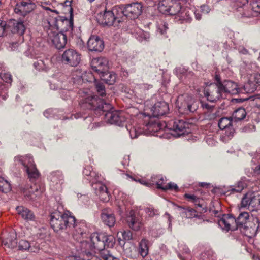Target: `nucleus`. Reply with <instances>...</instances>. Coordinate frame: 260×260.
<instances>
[{
    "mask_svg": "<svg viewBox=\"0 0 260 260\" xmlns=\"http://www.w3.org/2000/svg\"><path fill=\"white\" fill-rule=\"evenodd\" d=\"M214 83L211 84L204 89V94L207 99L212 102L223 98V93L221 87L219 85L217 79H214Z\"/></svg>",
    "mask_w": 260,
    "mask_h": 260,
    "instance_id": "nucleus-8",
    "label": "nucleus"
},
{
    "mask_svg": "<svg viewBox=\"0 0 260 260\" xmlns=\"http://www.w3.org/2000/svg\"><path fill=\"white\" fill-rule=\"evenodd\" d=\"M101 218L102 222L109 227H112L115 223V217L113 211L110 208H105L102 210Z\"/></svg>",
    "mask_w": 260,
    "mask_h": 260,
    "instance_id": "nucleus-19",
    "label": "nucleus"
},
{
    "mask_svg": "<svg viewBox=\"0 0 260 260\" xmlns=\"http://www.w3.org/2000/svg\"><path fill=\"white\" fill-rule=\"evenodd\" d=\"M168 29V24L166 22H164L162 26L160 25L158 28V30H159V32L161 33V34H164Z\"/></svg>",
    "mask_w": 260,
    "mask_h": 260,
    "instance_id": "nucleus-61",
    "label": "nucleus"
},
{
    "mask_svg": "<svg viewBox=\"0 0 260 260\" xmlns=\"http://www.w3.org/2000/svg\"><path fill=\"white\" fill-rule=\"evenodd\" d=\"M39 245L34 242L30 243V247L29 250L31 252H36L39 250Z\"/></svg>",
    "mask_w": 260,
    "mask_h": 260,
    "instance_id": "nucleus-58",
    "label": "nucleus"
},
{
    "mask_svg": "<svg viewBox=\"0 0 260 260\" xmlns=\"http://www.w3.org/2000/svg\"><path fill=\"white\" fill-rule=\"evenodd\" d=\"M78 94L79 105L83 109L94 110L95 112L101 114V113L109 111L112 108L110 104L106 103L96 95L90 93L87 89H80L78 91Z\"/></svg>",
    "mask_w": 260,
    "mask_h": 260,
    "instance_id": "nucleus-1",
    "label": "nucleus"
},
{
    "mask_svg": "<svg viewBox=\"0 0 260 260\" xmlns=\"http://www.w3.org/2000/svg\"><path fill=\"white\" fill-rule=\"evenodd\" d=\"M145 211L150 217H153L154 215L158 214L157 210L151 207L145 208Z\"/></svg>",
    "mask_w": 260,
    "mask_h": 260,
    "instance_id": "nucleus-53",
    "label": "nucleus"
},
{
    "mask_svg": "<svg viewBox=\"0 0 260 260\" xmlns=\"http://www.w3.org/2000/svg\"><path fill=\"white\" fill-rule=\"evenodd\" d=\"M90 241L92 243L94 250L99 252L106 248L112 247L114 244L113 237L104 233L92 234L90 236Z\"/></svg>",
    "mask_w": 260,
    "mask_h": 260,
    "instance_id": "nucleus-5",
    "label": "nucleus"
},
{
    "mask_svg": "<svg viewBox=\"0 0 260 260\" xmlns=\"http://www.w3.org/2000/svg\"><path fill=\"white\" fill-rule=\"evenodd\" d=\"M10 183L0 176V191L4 193H7L11 190Z\"/></svg>",
    "mask_w": 260,
    "mask_h": 260,
    "instance_id": "nucleus-38",
    "label": "nucleus"
},
{
    "mask_svg": "<svg viewBox=\"0 0 260 260\" xmlns=\"http://www.w3.org/2000/svg\"><path fill=\"white\" fill-rule=\"evenodd\" d=\"M62 62L71 67H77L81 61V54L76 50L68 49L61 55Z\"/></svg>",
    "mask_w": 260,
    "mask_h": 260,
    "instance_id": "nucleus-9",
    "label": "nucleus"
},
{
    "mask_svg": "<svg viewBox=\"0 0 260 260\" xmlns=\"http://www.w3.org/2000/svg\"><path fill=\"white\" fill-rule=\"evenodd\" d=\"M99 75L101 80L109 85H112L115 82L116 75L112 72H108L106 70Z\"/></svg>",
    "mask_w": 260,
    "mask_h": 260,
    "instance_id": "nucleus-28",
    "label": "nucleus"
},
{
    "mask_svg": "<svg viewBox=\"0 0 260 260\" xmlns=\"http://www.w3.org/2000/svg\"><path fill=\"white\" fill-rule=\"evenodd\" d=\"M111 109L109 111L101 113V114L104 115L105 119L108 122L118 126L122 125L125 120L123 114L117 111H111Z\"/></svg>",
    "mask_w": 260,
    "mask_h": 260,
    "instance_id": "nucleus-13",
    "label": "nucleus"
},
{
    "mask_svg": "<svg viewBox=\"0 0 260 260\" xmlns=\"http://www.w3.org/2000/svg\"><path fill=\"white\" fill-rule=\"evenodd\" d=\"M91 167L90 166H87L85 168L84 170L83 171V173L84 175L86 176H92L94 174V172H92L90 170Z\"/></svg>",
    "mask_w": 260,
    "mask_h": 260,
    "instance_id": "nucleus-62",
    "label": "nucleus"
},
{
    "mask_svg": "<svg viewBox=\"0 0 260 260\" xmlns=\"http://www.w3.org/2000/svg\"><path fill=\"white\" fill-rule=\"evenodd\" d=\"M235 218L230 214L224 215L218 221V225L222 229L229 231H234L237 229L235 226Z\"/></svg>",
    "mask_w": 260,
    "mask_h": 260,
    "instance_id": "nucleus-18",
    "label": "nucleus"
},
{
    "mask_svg": "<svg viewBox=\"0 0 260 260\" xmlns=\"http://www.w3.org/2000/svg\"><path fill=\"white\" fill-rule=\"evenodd\" d=\"M171 3L168 14L175 15L181 12L182 7L179 3L172 0Z\"/></svg>",
    "mask_w": 260,
    "mask_h": 260,
    "instance_id": "nucleus-32",
    "label": "nucleus"
},
{
    "mask_svg": "<svg viewBox=\"0 0 260 260\" xmlns=\"http://www.w3.org/2000/svg\"><path fill=\"white\" fill-rule=\"evenodd\" d=\"M199 102L189 97L184 102L182 103L179 107V110L181 113L188 114L195 112L198 108Z\"/></svg>",
    "mask_w": 260,
    "mask_h": 260,
    "instance_id": "nucleus-15",
    "label": "nucleus"
},
{
    "mask_svg": "<svg viewBox=\"0 0 260 260\" xmlns=\"http://www.w3.org/2000/svg\"><path fill=\"white\" fill-rule=\"evenodd\" d=\"M184 198L185 199H187L188 201H191L194 204H197V202H198V199H199L198 197H197L196 196L193 194H189L186 193L184 196Z\"/></svg>",
    "mask_w": 260,
    "mask_h": 260,
    "instance_id": "nucleus-52",
    "label": "nucleus"
},
{
    "mask_svg": "<svg viewBox=\"0 0 260 260\" xmlns=\"http://www.w3.org/2000/svg\"><path fill=\"white\" fill-rule=\"evenodd\" d=\"M126 221L128 226L135 231H138L142 226V223L139 218L136 217L134 212L131 211L127 217Z\"/></svg>",
    "mask_w": 260,
    "mask_h": 260,
    "instance_id": "nucleus-25",
    "label": "nucleus"
},
{
    "mask_svg": "<svg viewBox=\"0 0 260 260\" xmlns=\"http://www.w3.org/2000/svg\"><path fill=\"white\" fill-rule=\"evenodd\" d=\"M248 218L249 214L247 212H244L241 213L238 217L235 219V226L237 227V229L238 227L243 226L246 223Z\"/></svg>",
    "mask_w": 260,
    "mask_h": 260,
    "instance_id": "nucleus-30",
    "label": "nucleus"
},
{
    "mask_svg": "<svg viewBox=\"0 0 260 260\" xmlns=\"http://www.w3.org/2000/svg\"><path fill=\"white\" fill-rule=\"evenodd\" d=\"M71 3H72L71 1H68V0H67L64 3L65 6L69 7V11L70 12L71 16H72L73 11V8L71 7Z\"/></svg>",
    "mask_w": 260,
    "mask_h": 260,
    "instance_id": "nucleus-64",
    "label": "nucleus"
},
{
    "mask_svg": "<svg viewBox=\"0 0 260 260\" xmlns=\"http://www.w3.org/2000/svg\"><path fill=\"white\" fill-rule=\"evenodd\" d=\"M235 100L238 102H243L246 100H250L253 101H256V103H260V94H254L249 98L245 99H236Z\"/></svg>",
    "mask_w": 260,
    "mask_h": 260,
    "instance_id": "nucleus-46",
    "label": "nucleus"
},
{
    "mask_svg": "<svg viewBox=\"0 0 260 260\" xmlns=\"http://www.w3.org/2000/svg\"><path fill=\"white\" fill-rule=\"evenodd\" d=\"M18 247L19 250H29L30 247V242L27 240H21L19 242Z\"/></svg>",
    "mask_w": 260,
    "mask_h": 260,
    "instance_id": "nucleus-45",
    "label": "nucleus"
},
{
    "mask_svg": "<svg viewBox=\"0 0 260 260\" xmlns=\"http://www.w3.org/2000/svg\"><path fill=\"white\" fill-rule=\"evenodd\" d=\"M95 88L97 93L101 97L105 96L106 95L105 85L101 82L95 83Z\"/></svg>",
    "mask_w": 260,
    "mask_h": 260,
    "instance_id": "nucleus-40",
    "label": "nucleus"
},
{
    "mask_svg": "<svg viewBox=\"0 0 260 260\" xmlns=\"http://www.w3.org/2000/svg\"><path fill=\"white\" fill-rule=\"evenodd\" d=\"M159 176H153L151 178V183H146L144 181H141V184H145L147 186H149V185H151V184H156V181H159V178H156L155 179L154 178V177H159Z\"/></svg>",
    "mask_w": 260,
    "mask_h": 260,
    "instance_id": "nucleus-59",
    "label": "nucleus"
},
{
    "mask_svg": "<svg viewBox=\"0 0 260 260\" xmlns=\"http://www.w3.org/2000/svg\"><path fill=\"white\" fill-rule=\"evenodd\" d=\"M201 259L202 260H214L213 252L212 250L203 252L201 254Z\"/></svg>",
    "mask_w": 260,
    "mask_h": 260,
    "instance_id": "nucleus-42",
    "label": "nucleus"
},
{
    "mask_svg": "<svg viewBox=\"0 0 260 260\" xmlns=\"http://www.w3.org/2000/svg\"><path fill=\"white\" fill-rule=\"evenodd\" d=\"M246 186L245 182L242 181H240L237 182L236 184L231 187V193H234L235 192H240Z\"/></svg>",
    "mask_w": 260,
    "mask_h": 260,
    "instance_id": "nucleus-39",
    "label": "nucleus"
},
{
    "mask_svg": "<svg viewBox=\"0 0 260 260\" xmlns=\"http://www.w3.org/2000/svg\"><path fill=\"white\" fill-rule=\"evenodd\" d=\"M48 62L49 60L47 59L45 60L38 59L34 62L33 66L37 70L46 71L48 69L47 66Z\"/></svg>",
    "mask_w": 260,
    "mask_h": 260,
    "instance_id": "nucleus-34",
    "label": "nucleus"
},
{
    "mask_svg": "<svg viewBox=\"0 0 260 260\" xmlns=\"http://www.w3.org/2000/svg\"><path fill=\"white\" fill-rule=\"evenodd\" d=\"M172 0H162L159 2L158 6V9L160 12L168 14Z\"/></svg>",
    "mask_w": 260,
    "mask_h": 260,
    "instance_id": "nucleus-35",
    "label": "nucleus"
},
{
    "mask_svg": "<svg viewBox=\"0 0 260 260\" xmlns=\"http://www.w3.org/2000/svg\"><path fill=\"white\" fill-rule=\"evenodd\" d=\"M2 244L8 248L11 249L16 247L17 241L15 233L12 232L9 233L6 239L2 241Z\"/></svg>",
    "mask_w": 260,
    "mask_h": 260,
    "instance_id": "nucleus-26",
    "label": "nucleus"
},
{
    "mask_svg": "<svg viewBox=\"0 0 260 260\" xmlns=\"http://www.w3.org/2000/svg\"><path fill=\"white\" fill-rule=\"evenodd\" d=\"M8 28L13 34H17L19 36L23 35L25 30L23 22L15 20H12L8 23Z\"/></svg>",
    "mask_w": 260,
    "mask_h": 260,
    "instance_id": "nucleus-24",
    "label": "nucleus"
},
{
    "mask_svg": "<svg viewBox=\"0 0 260 260\" xmlns=\"http://www.w3.org/2000/svg\"><path fill=\"white\" fill-rule=\"evenodd\" d=\"M108 59L104 57L93 58L91 62V66L95 72L100 74L108 69Z\"/></svg>",
    "mask_w": 260,
    "mask_h": 260,
    "instance_id": "nucleus-17",
    "label": "nucleus"
},
{
    "mask_svg": "<svg viewBox=\"0 0 260 260\" xmlns=\"http://www.w3.org/2000/svg\"><path fill=\"white\" fill-rule=\"evenodd\" d=\"M95 185L96 186V193L97 194L108 190L107 187L103 184L99 182L96 183Z\"/></svg>",
    "mask_w": 260,
    "mask_h": 260,
    "instance_id": "nucleus-48",
    "label": "nucleus"
},
{
    "mask_svg": "<svg viewBox=\"0 0 260 260\" xmlns=\"http://www.w3.org/2000/svg\"><path fill=\"white\" fill-rule=\"evenodd\" d=\"M177 209L180 211L181 215L187 218H192L197 216L196 211L192 208L185 209L181 206H177Z\"/></svg>",
    "mask_w": 260,
    "mask_h": 260,
    "instance_id": "nucleus-29",
    "label": "nucleus"
},
{
    "mask_svg": "<svg viewBox=\"0 0 260 260\" xmlns=\"http://www.w3.org/2000/svg\"><path fill=\"white\" fill-rule=\"evenodd\" d=\"M246 113L245 109L243 108H240L235 110L232 118L234 119L235 122H238L243 120L246 116Z\"/></svg>",
    "mask_w": 260,
    "mask_h": 260,
    "instance_id": "nucleus-36",
    "label": "nucleus"
},
{
    "mask_svg": "<svg viewBox=\"0 0 260 260\" xmlns=\"http://www.w3.org/2000/svg\"><path fill=\"white\" fill-rule=\"evenodd\" d=\"M100 257L103 260H119V259L113 255L112 252L105 248L99 252Z\"/></svg>",
    "mask_w": 260,
    "mask_h": 260,
    "instance_id": "nucleus-37",
    "label": "nucleus"
},
{
    "mask_svg": "<svg viewBox=\"0 0 260 260\" xmlns=\"http://www.w3.org/2000/svg\"><path fill=\"white\" fill-rule=\"evenodd\" d=\"M241 205L243 207L251 206L256 209L260 208V194L255 192H247L242 199Z\"/></svg>",
    "mask_w": 260,
    "mask_h": 260,
    "instance_id": "nucleus-11",
    "label": "nucleus"
},
{
    "mask_svg": "<svg viewBox=\"0 0 260 260\" xmlns=\"http://www.w3.org/2000/svg\"><path fill=\"white\" fill-rule=\"evenodd\" d=\"M8 29V24L4 21L0 20V37L2 36L5 30Z\"/></svg>",
    "mask_w": 260,
    "mask_h": 260,
    "instance_id": "nucleus-54",
    "label": "nucleus"
},
{
    "mask_svg": "<svg viewBox=\"0 0 260 260\" xmlns=\"http://www.w3.org/2000/svg\"><path fill=\"white\" fill-rule=\"evenodd\" d=\"M147 127L149 129H152V130L157 131L158 129H161L162 128V125L158 122H154L153 123H149Z\"/></svg>",
    "mask_w": 260,
    "mask_h": 260,
    "instance_id": "nucleus-50",
    "label": "nucleus"
},
{
    "mask_svg": "<svg viewBox=\"0 0 260 260\" xmlns=\"http://www.w3.org/2000/svg\"><path fill=\"white\" fill-rule=\"evenodd\" d=\"M258 210V216L254 218L253 221L257 224V226L256 227V231L254 232V234L258 231V229L260 228V208L257 209Z\"/></svg>",
    "mask_w": 260,
    "mask_h": 260,
    "instance_id": "nucleus-57",
    "label": "nucleus"
},
{
    "mask_svg": "<svg viewBox=\"0 0 260 260\" xmlns=\"http://www.w3.org/2000/svg\"><path fill=\"white\" fill-rule=\"evenodd\" d=\"M14 161L23 166V170L26 172L31 181L39 178L40 173L30 155L17 156L14 157Z\"/></svg>",
    "mask_w": 260,
    "mask_h": 260,
    "instance_id": "nucleus-4",
    "label": "nucleus"
},
{
    "mask_svg": "<svg viewBox=\"0 0 260 260\" xmlns=\"http://www.w3.org/2000/svg\"><path fill=\"white\" fill-rule=\"evenodd\" d=\"M169 110L168 104L165 101L156 102L151 109L153 116L157 117L167 113Z\"/></svg>",
    "mask_w": 260,
    "mask_h": 260,
    "instance_id": "nucleus-22",
    "label": "nucleus"
},
{
    "mask_svg": "<svg viewBox=\"0 0 260 260\" xmlns=\"http://www.w3.org/2000/svg\"><path fill=\"white\" fill-rule=\"evenodd\" d=\"M148 241L143 239L139 243V253L143 257H146L148 254Z\"/></svg>",
    "mask_w": 260,
    "mask_h": 260,
    "instance_id": "nucleus-31",
    "label": "nucleus"
},
{
    "mask_svg": "<svg viewBox=\"0 0 260 260\" xmlns=\"http://www.w3.org/2000/svg\"><path fill=\"white\" fill-rule=\"evenodd\" d=\"M121 12L118 6H115L111 10H108L106 8L103 12L98 14V21L103 25L108 26L114 25L115 22L119 23L122 21Z\"/></svg>",
    "mask_w": 260,
    "mask_h": 260,
    "instance_id": "nucleus-3",
    "label": "nucleus"
},
{
    "mask_svg": "<svg viewBox=\"0 0 260 260\" xmlns=\"http://www.w3.org/2000/svg\"><path fill=\"white\" fill-rule=\"evenodd\" d=\"M101 200L104 202H107L109 200V193L108 190L105 192H103L102 193H99L98 194Z\"/></svg>",
    "mask_w": 260,
    "mask_h": 260,
    "instance_id": "nucleus-55",
    "label": "nucleus"
},
{
    "mask_svg": "<svg viewBox=\"0 0 260 260\" xmlns=\"http://www.w3.org/2000/svg\"><path fill=\"white\" fill-rule=\"evenodd\" d=\"M186 124L183 120L174 119L170 120L168 123L169 128L174 131L173 135L176 137H180L186 132Z\"/></svg>",
    "mask_w": 260,
    "mask_h": 260,
    "instance_id": "nucleus-14",
    "label": "nucleus"
},
{
    "mask_svg": "<svg viewBox=\"0 0 260 260\" xmlns=\"http://www.w3.org/2000/svg\"><path fill=\"white\" fill-rule=\"evenodd\" d=\"M122 236L124 241H129L132 240L133 238L132 233L129 230L122 232Z\"/></svg>",
    "mask_w": 260,
    "mask_h": 260,
    "instance_id": "nucleus-51",
    "label": "nucleus"
},
{
    "mask_svg": "<svg viewBox=\"0 0 260 260\" xmlns=\"http://www.w3.org/2000/svg\"><path fill=\"white\" fill-rule=\"evenodd\" d=\"M2 79L7 83L11 84L12 82V77L9 73H4L1 75Z\"/></svg>",
    "mask_w": 260,
    "mask_h": 260,
    "instance_id": "nucleus-47",
    "label": "nucleus"
},
{
    "mask_svg": "<svg viewBox=\"0 0 260 260\" xmlns=\"http://www.w3.org/2000/svg\"><path fill=\"white\" fill-rule=\"evenodd\" d=\"M152 87L153 86L152 85L148 84L146 83H143L139 85V88L144 91L151 89Z\"/></svg>",
    "mask_w": 260,
    "mask_h": 260,
    "instance_id": "nucleus-56",
    "label": "nucleus"
},
{
    "mask_svg": "<svg viewBox=\"0 0 260 260\" xmlns=\"http://www.w3.org/2000/svg\"><path fill=\"white\" fill-rule=\"evenodd\" d=\"M161 189L163 190H171L178 191L179 190L177 185L173 182H170L165 186H161Z\"/></svg>",
    "mask_w": 260,
    "mask_h": 260,
    "instance_id": "nucleus-44",
    "label": "nucleus"
},
{
    "mask_svg": "<svg viewBox=\"0 0 260 260\" xmlns=\"http://www.w3.org/2000/svg\"><path fill=\"white\" fill-rule=\"evenodd\" d=\"M49 28H55L60 32L64 33L68 31H72L73 29V21L69 20L66 17L57 16L56 17L50 19L48 20Z\"/></svg>",
    "mask_w": 260,
    "mask_h": 260,
    "instance_id": "nucleus-6",
    "label": "nucleus"
},
{
    "mask_svg": "<svg viewBox=\"0 0 260 260\" xmlns=\"http://www.w3.org/2000/svg\"><path fill=\"white\" fill-rule=\"evenodd\" d=\"M16 210L18 213L24 219L27 221L34 220L35 219V215L28 209L23 206H18L16 208Z\"/></svg>",
    "mask_w": 260,
    "mask_h": 260,
    "instance_id": "nucleus-27",
    "label": "nucleus"
},
{
    "mask_svg": "<svg viewBox=\"0 0 260 260\" xmlns=\"http://www.w3.org/2000/svg\"><path fill=\"white\" fill-rule=\"evenodd\" d=\"M251 5L253 11L260 13V0H251Z\"/></svg>",
    "mask_w": 260,
    "mask_h": 260,
    "instance_id": "nucleus-49",
    "label": "nucleus"
},
{
    "mask_svg": "<svg viewBox=\"0 0 260 260\" xmlns=\"http://www.w3.org/2000/svg\"><path fill=\"white\" fill-rule=\"evenodd\" d=\"M71 228H73V236L75 239L77 241L80 240L82 238L87 237L88 234L86 233L87 228L83 223H79L71 226Z\"/></svg>",
    "mask_w": 260,
    "mask_h": 260,
    "instance_id": "nucleus-21",
    "label": "nucleus"
},
{
    "mask_svg": "<svg viewBox=\"0 0 260 260\" xmlns=\"http://www.w3.org/2000/svg\"><path fill=\"white\" fill-rule=\"evenodd\" d=\"M80 247L83 252L87 255H90V251H93L94 248L93 247L92 243L90 241H83L80 242Z\"/></svg>",
    "mask_w": 260,
    "mask_h": 260,
    "instance_id": "nucleus-33",
    "label": "nucleus"
},
{
    "mask_svg": "<svg viewBox=\"0 0 260 260\" xmlns=\"http://www.w3.org/2000/svg\"><path fill=\"white\" fill-rule=\"evenodd\" d=\"M127 127V129L129 131V134L131 138H137L140 134L142 133L141 129H139V127H137L136 126H129Z\"/></svg>",
    "mask_w": 260,
    "mask_h": 260,
    "instance_id": "nucleus-41",
    "label": "nucleus"
},
{
    "mask_svg": "<svg viewBox=\"0 0 260 260\" xmlns=\"http://www.w3.org/2000/svg\"><path fill=\"white\" fill-rule=\"evenodd\" d=\"M214 79H217L219 81L218 84L221 87L223 94L228 93L236 94L239 92V89L236 83L230 80L222 81L220 75L217 73L215 75Z\"/></svg>",
    "mask_w": 260,
    "mask_h": 260,
    "instance_id": "nucleus-12",
    "label": "nucleus"
},
{
    "mask_svg": "<svg viewBox=\"0 0 260 260\" xmlns=\"http://www.w3.org/2000/svg\"><path fill=\"white\" fill-rule=\"evenodd\" d=\"M232 121L230 118L222 117L218 121V127L220 129L225 130V135L228 137L233 136L234 129L232 127Z\"/></svg>",
    "mask_w": 260,
    "mask_h": 260,
    "instance_id": "nucleus-23",
    "label": "nucleus"
},
{
    "mask_svg": "<svg viewBox=\"0 0 260 260\" xmlns=\"http://www.w3.org/2000/svg\"><path fill=\"white\" fill-rule=\"evenodd\" d=\"M87 47L92 52H101L104 47V41L99 36L92 35L87 42Z\"/></svg>",
    "mask_w": 260,
    "mask_h": 260,
    "instance_id": "nucleus-16",
    "label": "nucleus"
},
{
    "mask_svg": "<svg viewBox=\"0 0 260 260\" xmlns=\"http://www.w3.org/2000/svg\"><path fill=\"white\" fill-rule=\"evenodd\" d=\"M48 38L51 41L54 47L57 49L63 48L67 42V37L62 32H57L53 28H49L47 30Z\"/></svg>",
    "mask_w": 260,
    "mask_h": 260,
    "instance_id": "nucleus-10",
    "label": "nucleus"
},
{
    "mask_svg": "<svg viewBox=\"0 0 260 260\" xmlns=\"http://www.w3.org/2000/svg\"><path fill=\"white\" fill-rule=\"evenodd\" d=\"M75 218L59 211L53 212L50 216V223L54 232H58L64 229H70L75 224Z\"/></svg>",
    "mask_w": 260,
    "mask_h": 260,
    "instance_id": "nucleus-2",
    "label": "nucleus"
},
{
    "mask_svg": "<svg viewBox=\"0 0 260 260\" xmlns=\"http://www.w3.org/2000/svg\"><path fill=\"white\" fill-rule=\"evenodd\" d=\"M201 9L202 12L205 14L208 13L210 11L209 6L206 5H203L201 6Z\"/></svg>",
    "mask_w": 260,
    "mask_h": 260,
    "instance_id": "nucleus-63",
    "label": "nucleus"
},
{
    "mask_svg": "<svg viewBox=\"0 0 260 260\" xmlns=\"http://www.w3.org/2000/svg\"><path fill=\"white\" fill-rule=\"evenodd\" d=\"M52 185L55 189L60 190L62 189V185L64 183V177L61 172L56 171L52 172L49 176Z\"/></svg>",
    "mask_w": 260,
    "mask_h": 260,
    "instance_id": "nucleus-20",
    "label": "nucleus"
},
{
    "mask_svg": "<svg viewBox=\"0 0 260 260\" xmlns=\"http://www.w3.org/2000/svg\"><path fill=\"white\" fill-rule=\"evenodd\" d=\"M118 7L121 11L122 18L125 17L131 19H135L142 13L143 10V6L141 3L137 2L126 5H121Z\"/></svg>",
    "mask_w": 260,
    "mask_h": 260,
    "instance_id": "nucleus-7",
    "label": "nucleus"
},
{
    "mask_svg": "<svg viewBox=\"0 0 260 260\" xmlns=\"http://www.w3.org/2000/svg\"><path fill=\"white\" fill-rule=\"evenodd\" d=\"M35 6V4L32 3L30 0H27V1H22L20 3H17L16 4V6L20 8L19 10L23 11L24 12V11L26 10V6Z\"/></svg>",
    "mask_w": 260,
    "mask_h": 260,
    "instance_id": "nucleus-43",
    "label": "nucleus"
},
{
    "mask_svg": "<svg viewBox=\"0 0 260 260\" xmlns=\"http://www.w3.org/2000/svg\"><path fill=\"white\" fill-rule=\"evenodd\" d=\"M156 178H159V181H156V184L157 185V188L158 189H161L160 187L161 186H165L166 185H165V183H164V180L163 179V177H161V176H159V177H154V179H155Z\"/></svg>",
    "mask_w": 260,
    "mask_h": 260,
    "instance_id": "nucleus-60",
    "label": "nucleus"
}]
</instances>
